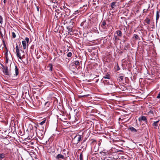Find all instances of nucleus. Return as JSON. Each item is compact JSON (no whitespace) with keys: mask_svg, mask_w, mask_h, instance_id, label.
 <instances>
[{"mask_svg":"<svg viewBox=\"0 0 160 160\" xmlns=\"http://www.w3.org/2000/svg\"><path fill=\"white\" fill-rule=\"evenodd\" d=\"M46 119H45L43 120L41 122L39 123V124L40 125H43L45 123Z\"/></svg>","mask_w":160,"mask_h":160,"instance_id":"25","label":"nucleus"},{"mask_svg":"<svg viewBox=\"0 0 160 160\" xmlns=\"http://www.w3.org/2000/svg\"><path fill=\"white\" fill-rule=\"evenodd\" d=\"M26 0H24V3H26Z\"/></svg>","mask_w":160,"mask_h":160,"instance_id":"53","label":"nucleus"},{"mask_svg":"<svg viewBox=\"0 0 160 160\" xmlns=\"http://www.w3.org/2000/svg\"><path fill=\"white\" fill-rule=\"evenodd\" d=\"M87 95H78V98L79 99H82V98H85V97Z\"/></svg>","mask_w":160,"mask_h":160,"instance_id":"23","label":"nucleus"},{"mask_svg":"<svg viewBox=\"0 0 160 160\" xmlns=\"http://www.w3.org/2000/svg\"><path fill=\"white\" fill-rule=\"evenodd\" d=\"M21 51L22 52H23V53L24 52L23 51H22V50H21Z\"/></svg>","mask_w":160,"mask_h":160,"instance_id":"54","label":"nucleus"},{"mask_svg":"<svg viewBox=\"0 0 160 160\" xmlns=\"http://www.w3.org/2000/svg\"><path fill=\"white\" fill-rule=\"evenodd\" d=\"M65 152V153H66V155L67 154H68V151H67L65 149H63L62 150V152ZM67 156L66 155V157Z\"/></svg>","mask_w":160,"mask_h":160,"instance_id":"32","label":"nucleus"},{"mask_svg":"<svg viewBox=\"0 0 160 160\" xmlns=\"http://www.w3.org/2000/svg\"><path fill=\"white\" fill-rule=\"evenodd\" d=\"M127 160H129V159H127Z\"/></svg>","mask_w":160,"mask_h":160,"instance_id":"61","label":"nucleus"},{"mask_svg":"<svg viewBox=\"0 0 160 160\" xmlns=\"http://www.w3.org/2000/svg\"><path fill=\"white\" fill-rule=\"evenodd\" d=\"M64 120H66V118H64Z\"/></svg>","mask_w":160,"mask_h":160,"instance_id":"58","label":"nucleus"},{"mask_svg":"<svg viewBox=\"0 0 160 160\" xmlns=\"http://www.w3.org/2000/svg\"><path fill=\"white\" fill-rule=\"evenodd\" d=\"M48 68H49V70L50 71H52V64H49L48 65Z\"/></svg>","mask_w":160,"mask_h":160,"instance_id":"19","label":"nucleus"},{"mask_svg":"<svg viewBox=\"0 0 160 160\" xmlns=\"http://www.w3.org/2000/svg\"><path fill=\"white\" fill-rule=\"evenodd\" d=\"M50 104V102H46L45 103L44 108L46 111H48L49 109Z\"/></svg>","mask_w":160,"mask_h":160,"instance_id":"6","label":"nucleus"},{"mask_svg":"<svg viewBox=\"0 0 160 160\" xmlns=\"http://www.w3.org/2000/svg\"><path fill=\"white\" fill-rule=\"evenodd\" d=\"M150 8V4H149L148 5V8L146 9H144L143 10V13H147V11H148V10H149L148 9Z\"/></svg>","mask_w":160,"mask_h":160,"instance_id":"21","label":"nucleus"},{"mask_svg":"<svg viewBox=\"0 0 160 160\" xmlns=\"http://www.w3.org/2000/svg\"><path fill=\"white\" fill-rule=\"evenodd\" d=\"M156 98L158 99L160 98V92H159V93L158 94V95H157L156 97Z\"/></svg>","mask_w":160,"mask_h":160,"instance_id":"37","label":"nucleus"},{"mask_svg":"<svg viewBox=\"0 0 160 160\" xmlns=\"http://www.w3.org/2000/svg\"><path fill=\"white\" fill-rule=\"evenodd\" d=\"M16 53H17V57H18V58L20 59H22V56L21 57V54L19 50L17 51H16Z\"/></svg>","mask_w":160,"mask_h":160,"instance_id":"10","label":"nucleus"},{"mask_svg":"<svg viewBox=\"0 0 160 160\" xmlns=\"http://www.w3.org/2000/svg\"><path fill=\"white\" fill-rule=\"evenodd\" d=\"M106 23V21L105 20H103L102 21L101 24V27H102L103 28H105Z\"/></svg>","mask_w":160,"mask_h":160,"instance_id":"16","label":"nucleus"},{"mask_svg":"<svg viewBox=\"0 0 160 160\" xmlns=\"http://www.w3.org/2000/svg\"><path fill=\"white\" fill-rule=\"evenodd\" d=\"M76 12L78 13V10H77V11H75V12L74 13H73V14H76Z\"/></svg>","mask_w":160,"mask_h":160,"instance_id":"44","label":"nucleus"},{"mask_svg":"<svg viewBox=\"0 0 160 160\" xmlns=\"http://www.w3.org/2000/svg\"><path fill=\"white\" fill-rule=\"evenodd\" d=\"M42 128H43V130H42L41 131H40L39 132H37L38 137L41 139H42L43 137V130L44 129V127L43 126L42 127Z\"/></svg>","mask_w":160,"mask_h":160,"instance_id":"4","label":"nucleus"},{"mask_svg":"<svg viewBox=\"0 0 160 160\" xmlns=\"http://www.w3.org/2000/svg\"><path fill=\"white\" fill-rule=\"evenodd\" d=\"M84 146H81V149H82V148H84Z\"/></svg>","mask_w":160,"mask_h":160,"instance_id":"49","label":"nucleus"},{"mask_svg":"<svg viewBox=\"0 0 160 160\" xmlns=\"http://www.w3.org/2000/svg\"><path fill=\"white\" fill-rule=\"evenodd\" d=\"M5 57H6V63H8V60H9L8 56H5Z\"/></svg>","mask_w":160,"mask_h":160,"instance_id":"33","label":"nucleus"},{"mask_svg":"<svg viewBox=\"0 0 160 160\" xmlns=\"http://www.w3.org/2000/svg\"><path fill=\"white\" fill-rule=\"evenodd\" d=\"M134 38H135L136 39H138V36L137 34H134Z\"/></svg>","mask_w":160,"mask_h":160,"instance_id":"34","label":"nucleus"},{"mask_svg":"<svg viewBox=\"0 0 160 160\" xmlns=\"http://www.w3.org/2000/svg\"><path fill=\"white\" fill-rule=\"evenodd\" d=\"M110 75L109 74L107 73L105 75V76L103 77V78L102 79V80L103 78L108 79H110Z\"/></svg>","mask_w":160,"mask_h":160,"instance_id":"12","label":"nucleus"},{"mask_svg":"<svg viewBox=\"0 0 160 160\" xmlns=\"http://www.w3.org/2000/svg\"><path fill=\"white\" fill-rule=\"evenodd\" d=\"M0 64L2 66V71L3 73L7 76H10L11 74V72L10 70H8V67L7 66H4L2 64L0 63Z\"/></svg>","mask_w":160,"mask_h":160,"instance_id":"2","label":"nucleus"},{"mask_svg":"<svg viewBox=\"0 0 160 160\" xmlns=\"http://www.w3.org/2000/svg\"><path fill=\"white\" fill-rule=\"evenodd\" d=\"M0 160H1V159H0Z\"/></svg>","mask_w":160,"mask_h":160,"instance_id":"62","label":"nucleus"},{"mask_svg":"<svg viewBox=\"0 0 160 160\" xmlns=\"http://www.w3.org/2000/svg\"><path fill=\"white\" fill-rule=\"evenodd\" d=\"M160 15V12L159 11H157V12H156V20L157 22L158 20V19L159 18Z\"/></svg>","mask_w":160,"mask_h":160,"instance_id":"15","label":"nucleus"},{"mask_svg":"<svg viewBox=\"0 0 160 160\" xmlns=\"http://www.w3.org/2000/svg\"><path fill=\"white\" fill-rule=\"evenodd\" d=\"M100 153L102 154V155L103 156H106L107 155V153L103 152H100Z\"/></svg>","mask_w":160,"mask_h":160,"instance_id":"26","label":"nucleus"},{"mask_svg":"<svg viewBox=\"0 0 160 160\" xmlns=\"http://www.w3.org/2000/svg\"><path fill=\"white\" fill-rule=\"evenodd\" d=\"M119 78L122 80H123V76H119Z\"/></svg>","mask_w":160,"mask_h":160,"instance_id":"40","label":"nucleus"},{"mask_svg":"<svg viewBox=\"0 0 160 160\" xmlns=\"http://www.w3.org/2000/svg\"><path fill=\"white\" fill-rule=\"evenodd\" d=\"M86 145H85V148H86Z\"/></svg>","mask_w":160,"mask_h":160,"instance_id":"56","label":"nucleus"},{"mask_svg":"<svg viewBox=\"0 0 160 160\" xmlns=\"http://www.w3.org/2000/svg\"><path fill=\"white\" fill-rule=\"evenodd\" d=\"M67 28L68 29V31L69 32H71L72 31V29L70 28L67 27Z\"/></svg>","mask_w":160,"mask_h":160,"instance_id":"41","label":"nucleus"},{"mask_svg":"<svg viewBox=\"0 0 160 160\" xmlns=\"http://www.w3.org/2000/svg\"><path fill=\"white\" fill-rule=\"evenodd\" d=\"M15 75L16 76H18L19 74L18 69L16 65H15Z\"/></svg>","mask_w":160,"mask_h":160,"instance_id":"9","label":"nucleus"},{"mask_svg":"<svg viewBox=\"0 0 160 160\" xmlns=\"http://www.w3.org/2000/svg\"><path fill=\"white\" fill-rule=\"evenodd\" d=\"M60 53L58 52V55H59V56H60V55H61V53L62 52V50H60Z\"/></svg>","mask_w":160,"mask_h":160,"instance_id":"39","label":"nucleus"},{"mask_svg":"<svg viewBox=\"0 0 160 160\" xmlns=\"http://www.w3.org/2000/svg\"><path fill=\"white\" fill-rule=\"evenodd\" d=\"M5 156V154L3 153H0V159L1 160L4 158Z\"/></svg>","mask_w":160,"mask_h":160,"instance_id":"20","label":"nucleus"},{"mask_svg":"<svg viewBox=\"0 0 160 160\" xmlns=\"http://www.w3.org/2000/svg\"><path fill=\"white\" fill-rule=\"evenodd\" d=\"M73 63L76 66H79L80 65V62L78 60L75 61Z\"/></svg>","mask_w":160,"mask_h":160,"instance_id":"22","label":"nucleus"},{"mask_svg":"<svg viewBox=\"0 0 160 160\" xmlns=\"http://www.w3.org/2000/svg\"><path fill=\"white\" fill-rule=\"evenodd\" d=\"M103 82L105 83H107L108 84V88L109 90L113 92H117V89L118 88V86L116 85L113 82L111 81V83H110L109 82H108L107 80H104Z\"/></svg>","mask_w":160,"mask_h":160,"instance_id":"1","label":"nucleus"},{"mask_svg":"<svg viewBox=\"0 0 160 160\" xmlns=\"http://www.w3.org/2000/svg\"><path fill=\"white\" fill-rule=\"evenodd\" d=\"M159 42L160 43V39L159 40Z\"/></svg>","mask_w":160,"mask_h":160,"instance_id":"59","label":"nucleus"},{"mask_svg":"<svg viewBox=\"0 0 160 160\" xmlns=\"http://www.w3.org/2000/svg\"><path fill=\"white\" fill-rule=\"evenodd\" d=\"M85 141H86V139H84V140H83V142H82V143H81V145H82V144L84 143V142H85Z\"/></svg>","mask_w":160,"mask_h":160,"instance_id":"42","label":"nucleus"},{"mask_svg":"<svg viewBox=\"0 0 160 160\" xmlns=\"http://www.w3.org/2000/svg\"><path fill=\"white\" fill-rule=\"evenodd\" d=\"M7 56H8V54L7 55Z\"/></svg>","mask_w":160,"mask_h":160,"instance_id":"60","label":"nucleus"},{"mask_svg":"<svg viewBox=\"0 0 160 160\" xmlns=\"http://www.w3.org/2000/svg\"><path fill=\"white\" fill-rule=\"evenodd\" d=\"M138 120L139 121H144L146 123L147 122V120L146 118L143 116H141L139 117L138 118Z\"/></svg>","mask_w":160,"mask_h":160,"instance_id":"7","label":"nucleus"},{"mask_svg":"<svg viewBox=\"0 0 160 160\" xmlns=\"http://www.w3.org/2000/svg\"><path fill=\"white\" fill-rule=\"evenodd\" d=\"M61 16H62V15H63L64 16H65L63 14V13H61Z\"/></svg>","mask_w":160,"mask_h":160,"instance_id":"52","label":"nucleus"},{"mask_svg":"<svg viewBox=\"0 0 160 160\" xmlns=\"http://www.w3.org/2000/svg\"><path fill=\"white\" fill-rule=\"evenodd\" d=\"M111 158L109 157H108V158L107 159V160H111Z\"/></svg>","mask_w":160,"mask_h":160,"instance_id":"47","label":"nucleus"},{"mask_svg":"<svg viewBox=\"0 0 160 160\" xmlns=\"http://www.w3.org/2000/svg\"><path fill=\"white\" fill-rule=\"evenodd\" d=\"M116 33L118 36L120 37L122 36V32L120 30H117L116 32Z\"/></svg>","mask_w":160,"mask_h":160,"instance_id":"13","label":"nucleus"},{"mask_svg":"<svg viewBox=\"0 0 160 160\" xmlns=\"http://www.w3.org/2000/svg\"><path fill=\"white\" fill-rule=\"evenodd\" d=\"M75 138H77L78 142L76 144H78V142L82 139V137L81 135H77L74 137L73 139H74Z\"/></svg>","mask_w":160,"mask_h":160,"instance_id":"5","label":"nucleus"},{"mask_svg":"<svg viewBox=\"0 0 160 160\" xmlns=\"http://www.w3.org/2000/svg\"><path fill=\"white\" fill-rule=\"evenodd\" d=\"M98 80H99V79H98V80H97L95 82H96V83H97V82H98Z\"/></svg>","mask_w":160,"mask_h":160,"instance_id":"51","label":"nucleus"},{"mask_svg":"<svg viewBox=\"0 0 160 160\" xmlns=\"http://www.w3.org/2000/svg\"><path fill=\"white\" fill-rule=\"evenodd\" d=\"M12 37L13 38H15L16 37V34L14 32H12Z\"/></svg>","mask_w":160,"mask_h":160,"instance_id":"35","label":"nucleus"},{"mask_svg":"<svg viewBox=\"0 0 160 160\" xmlns=\"http://www.w3.org/2000/svg\"><path fill=\"white\" fill-rule=\"evenodd\" d=\"M79 159H80V160H83V155L82 153H81L80 155Z\"/></svg>","mask_w":160,"mask_h":160,"instance_id":"29","label":"nucleus"},{"mask_svg":"<svg viewBox=\"0 0 160 160\" xmlns=\"http://www.w3.org/2000/svg\"><path fill=\"white\" fill-rule=\"evenodd\" d=\"M128 129L130 130L132 132H137V130L132 127H129Z\"/></svg>","mask_w":160,"mask_h":160,"instance_id":"14","label":"nucleus"},{"mask_svg":"<svg viewBox=\"0 0 160 160\" xmlns=\"http://www.w3.org/2000/svg\"><path fill=\"white\" fill-rule=\"evenodd\" d=\"M23 48L24 49H25L27 47V42H26V41H22V42Z\"/></svg>","mask_w":160,"mask_h":160,"instance_id":"11","label":"nucleus"},{"mask_svg":"<svg viewBox=\"0 0 160 160\" xmlns=\"http://www.w3.org/2000/svg\"><path fill=\"white\" fill-rule=\"evenodd\" d=\"M7 2V0H4V1H3V2L4 3V4H5L6 2Z\"/></svg>","mask_w":160,"mask_h":160,"instance_id":"46","label":"nucleus"},{"mask_svg":"<svg viewBox=\"0 0 160 160\" xmlns=\"http://www.w3.org/2000/svg\"><path fill=\"white\" fill-rule=\"evenodd\" d=\"M115 69L117 71H118L120 70V68L119 65L118 63L116 65H115Z\"/></svg>","mask_w":160,"mask_h":160,"instance_id":"24","label":"nucleus"},{"mask_svg":"<svg viewBox=\"0 0 160 160\" xmlns=\"http://www.w3.org/2000/svg\"><path fill=\"white\" fill-rule=\"evenodd\" d=\"M146 22L148 24H149L150 22V20L149 19H148L146 20Z\"/></svg>","mask_w":160,"mask_h":160,"instance_id":"36","label":"nucleus"},{"mask_svg":"<svg viewBox=\"0 0 160 160\" xmlns=\"http://www.w3.org/2000/svg\"><path fill=\"white\" fill-rule=\"evenodd\" d=\"M3 23V18L0 15V23L2 24Z\"/></svg>","mask_w":160,"mask_h":160,"instance_id":"28","label":"nucleus"},{"mask_svg":"<svg viewBox=\"0 0 160 160\" xmlns=\"http://www.w3.org/2000/svg\"><path fill=\"white\" fill-rule=\"evenodd\" d=\"M0 33L1 34H2V33H1V31H0Z\"/></svg>","mask_w":160,"mask_h":160,"instance_id":"55","label":"nucleus"},{"mask_svg":"<svg viewBox=\"0 0 160 160\" xmlns=\"http://www.w3.org/2000/svg\"><path fill=\"white\" fill-rule=\"evenodd\" d=\"M159 121V120L155 121L152 124V126L154 127V128L155 129L157 128V127H158V123Z\"/></svg>","mask_w":160,"mask_h":160,"instance_id":"8","label":"nucleus"},{"mask_svg":"<svg viewBox=\"0 0 160 160\" xmlns=\"http://www.w3.org/2000/svg\"><path fill=\"white\" fill-rule=\"evenodd\" d=\"M72 55V53L71 52H69L67 54V56L68 57H70Z\"/></svg>","mask_w":160,"mask_h":160,"instance_id":"30","label":"nucleus"},{"mask_svg":"<svg viewBox=\"0 0 160 160\" xmlns=\"http://www.w3.org/2000/svg\"><path fill=\"white\" fill-rule=\"evenodd\" d=\"M30 125V126H31V127H32V128L30 127V128H31V129H33V127H32V125Z\"/></svg>","mask_w":160,"mask_h":160,"instance_id":"50","label":"nucleus"},{"mask_svg":"<svg viewBox=\"0 0 160 160\" xmlns=\"http://www.w3.org/2000/svg\"><path fill=\"white\" fill-rule=\"evenodd\" d=\"M63 21H62V23H63L64 22H63Z\"/></svg>","mask_w":160,"mask_h":160,"instance_id":"57","label":"nucleus"},{"mask_svg":"<svg viewBox=\"0 0 160 160\" xmlns=\"http://www.w3.org/2000/svg\"><path fill=\"white\" fill-rule=\"evenodd\" d=\"M62 154H58L56 157V158L57 159H64L65 157H66V153L63 152H62Z\"/></svg>","mask_w":160,"mask_h":160,"instance_id":"3","label":"nucleus"},{"mask_svg":"<svg viewBox=\"0 0 160 160\" xmlns=\"http://www.w3.org/2000/svg\"><path fill=\"white\" fill-rule=\"evenodd\" d=\"M16 51H18L19 50L18 48V45H17V46H16Z\"/></svg>","mask_w":160,"mask_h":160,"instance_id":"38","label":"nucleus"},{"mask_svg":"<svg viewBox=\"0 0 160 160\" xmlns=\"http://www.w3.org/2000/svg\"><path fill=\"white\" fill-rule=\"evenodd\" d=\"M36 8L37 11L38 12L39 11V7L38 6H37Z\"/></svg>","mask_w":160,"mask_h":160,"instance_id":"43","label":"nucleus"},{"mask_svg":"<svg viewBox=\"0 0 160 160\" xmlns=\"http://www.w3.org/2000/svg\"><path fill=\"white\" fill-rule=\"evenodd\" d=\"M116 2H112L111 3V6L112 8V9H113L114 8V7L116 6Z\"/></svg>","mask_w":160,"mask_h":160,"instance_id":"17","label":"nucleus"},{"mask_svg":"<svg viewBox=\"0 0 160 160\" xmlns=\"http://www.w3.org/2000/svg\"><path fill=\"white\" fill-rule=\"evenodd\" d=\"M29 40V38L28 37H26L25 38V41H26V42H27L28 44V43Z\"/></svg>","mask_w":160,"mask_h":160,"instance_id":"31","label":"nucleus"},{"mask_svg":"<svg viewBox=\"0 0 160 160\" xmlns=\"http://www.w3.org/2000/svg\"><path fill=\"white\" fill-rule=\"evenodd\" d=\"M115 39V40H117L118 39V38L117 36H115L114 37Z\"/></svg>","mask_w":160,"mask_h":160,"instance_id":"45","label":"nucleus"},{"mask_svg":"<svg viewBox=\"0 0 160 160\" xmlns=\"http://www.w3.org/2000/svg\"><path fill=\"white\" fill-rule=\"evenodd\" d=\"M4 46H5V49H6V52L5 53V56H7V55L8 53V50L7 48L6 47V45L5 44H4Z\"/></svg>","mask_w":160,"mask_h":160,"instance_id":"27","label":"nucleus"},{"mask_svg":"<svg viewBox=\"0 0 160 160\" xmlns=\"http://www.w3.org/2000/svg\"><path fill=\"white\" fill-rule=\"evenodd\" d=\"M144 124H142V125H141V127L143 128V127H144V126H144Z\"/></svg>","mask_w":160,"mask_h":160,"instance_id":"48","label":"nucleus"},{"mask_svg":"<svg viewBox=\"0 0 160 160\" xmlns=\"http://www.w3.org/2000/svg\"><path fill=\"white\" fill-rule=\"evenodd\" d=\"M65 11L66 12V14L68 16L70 15V10L69 9L66 8L65 10Z\"/></svg>","mask_w":160,"mask_h":160,"instance_id":"18","label":"nucleus"}]
</instances>
